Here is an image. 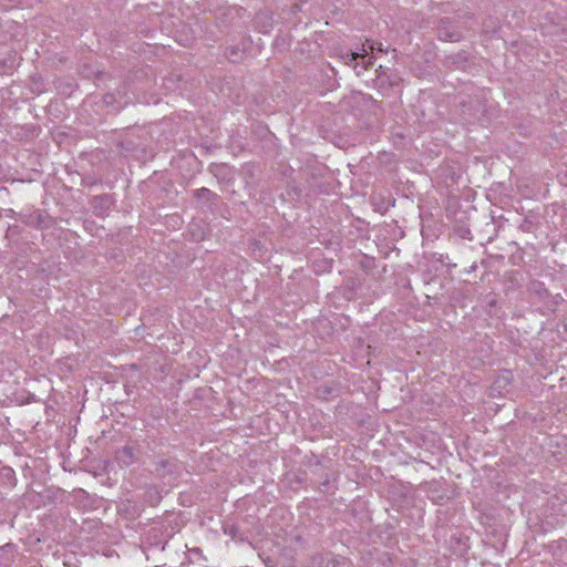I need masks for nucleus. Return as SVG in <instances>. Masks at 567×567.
<instances>
[{
	"label": "nucleus",
	"instance_id": "3",
	"mask_svg": "<svg viewBox=\"0 0 567 567\" xmlns=\"http://www.w3.org/2000/svg\"><path fill=\"white\" fill-rule=\"evenodd\" d=\"M439 38L443 41L456 42L461 39V34L450 25H442L439 29Z\"/></svg>",
	"mask_w": 567,
	"mask_h": 567
},
{
	"label": "nucleus",
	"instance_id": "1",
	"mask_svg": "<svg viewBox=\"0 0 567 567\" xmlns=\"http://www.w3.org/2000/svg\"><path fill=\"white\" fill-rule=\"evenodd\" d=\"M381 52H383L381 43L367 40L359 50L341 52L338 56L347 66L352 69H357L359 66L368 69L372 65V60L375 59L377 54Z\"/></svg>",
	"mask_w": 567,
	"mask_h": 567
},
{
	"label": "nucleus",
	"instance_id": "5",
	"mask_svg": "<svg viewBox=\"0 0 567 567\" xmlns=\"http://www.w3.org/2000/svg\"><path fill=\"white\" fill-rule=\"evenodd\" d=\"M502 381L506 382L505 379H498V380H496V384H501Z\"/></svg>",
	"mask_w": 567,
	"mask_h": 567
},
{
	"label": "nucleus",
	"instance_id": "4",
	"mask_svg": "<svg viewBox=\"0 0 567 567\" xmlns=\"http://www.w3.org/2000/svg\"><path fill=\"white\" fill-rule=\"evenodd\" d=\"M239 52L238 50H235V49H230V52L228 54V58L231 60V61H237V59L239 58Z\"/></svg>",
	"mask_w": 567,
	"mask_h": 567
},
{
	"label": "nucleus",
	"instance_id": "2",
	"mask_svg": "<svg viewBox=\"0 0 567 567\" xmlns=\"http://www.w3.org/2000/svg\"><path fill=\"white\" fill-rule=\"evenodd\" d=\"M483 63H486V62L483 61L482 59H476V56H474L471 52L462 51L451 58L450 66H453V68L460 69V70H466V69H472V68L484 69L486 66L483 65Z\"/></svg>",
	"mask_w": 567,
	"mask_h": 567
}]
</instances>
